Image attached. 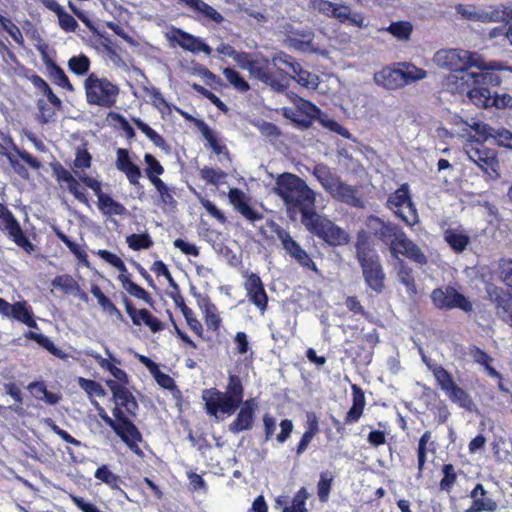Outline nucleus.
Returning <instances> with one entry per match:
<instances>
[{
  "label": "nucleus",
  "instance_id": "f257e3e1",
  "mask_svg": "<svg viewBox=\"0 0 512 512\" xmlns=\"http://www.w3.org/2000/svg\"><path fill=\"white\" fill-rule=\"evenodd\" d=\"M272 191L282 199L288 210L299 209L303 224L316 213V192L299 176L292 173L279 175Z\"/></svg>",
  "mask_w": 512,
  "mask_h": 512
},
{
  "label": "nucleus",
  "instance_id": "f03ea898",
  "mask_svg": "<svg viewBox=\"0 0 512 512\" xmlns=\"http://www.w3.org/2000/svg\"><path fill=\"white\" fill-rule=\"evenodd\" d=\"M433 62L441 69H447L452 72L462 68H477L481 71H501L512 72V66H504L499 61L486 62L484 58L476 52L464 49H442L435 53Z\"/></svg>",
  "mask_w": 512,
  "mask_h": 512
},
{
  "label": "nucleus",
  "instance_id": "7ed1b4c3",
  "mask_svg": "<svg viewBox=\"0 0 512 512\" xmlns=\"http://www.w3.org/2000/svg\"><path fill=\"white\" fill-rule=\"evenodd\" d=\"M243 386L238 376L230 375L226 392L217 389H206L202 399L210 415L217 417V413L232 415L243 401Z\"/></svg>",
  "mask_w": 512,
  "mask_h": 512
},
{
  "label": "nucleus",
  "instance_id": "20e7f679",
  "mask_svg": "<svg viewBox=\"0 0 512 512\" xmlns=\"http://www.w3.org/2000/svg\"><path fill=\"white\" fill-rule=\"evenodd\" d=\"M355 246L356 256L361 265L366 284L375 292H382L385 274L380 264L379 256L370 247L364 232L358 234Z\"/></svg>",
  "mask_w": 512,
  "mask_h": 512
},
{
  "label": "nucleus",
  "instance_id": "39448f33",
  "mask_svg": "<svg viewBox=\"0 0 512 512\" xmlns=\"http://www.w3.org/2000/svg\"><path fill=\"white\" fill-rule=\"evenodd\" d=\"M308 231L323 239L331 246H343L350 242V235L343 228L335 225L326 216L312 214L303 224Z\"/></svg>",
  "mask_w": 512,
  "mask_h": 512
},
{
  "label": "nucleus",
  "instance_id": "423d86ee",
  "mask_svg": "<svg viewBox=\"0 0 512 512\" xmlns=\"http://www.w3.org/2000/svg\"><path fill=\"white\" fill-rule=\"evenodd\" d=\"M87 102L92 105L109 108L116 102L119 88L107 80L90 74L84 83Z\"/></svg>",
  "mask_w": 512,
  "mask_h": 512
},
{
  "label": "nucleus",
  "instance_id": "0eeeda50",
  "mask_svg": "<svg viewBox=\"0 0 512 512\" xmlns=\"http://www.w3.org/2000/svg\"><path fill=\"white\" fill-rule=\"evenodd\" d=\"M388 207L407 225L413 226L418 222V214L411 201L409 186L401 185L387 200Z\"/></svg>",
  "mask_w": 512,
  "mask_h": 512
},
{
  "label": "nucleus",
  "instance_id": "6e6552de",
  "mask_svg": "<svg viewBox=\"0 0 512 512\" xmlns=\"http://www.w3.org/2000/svg\"><path fill=\"white\" fill-rule=\"evenodd\" d=\"M487 76L480 72L462 68L446 76L444 87L452 94L464 95L475 85L485 84Z\"/></svg>",
  "mask_w": 512,
  "mask_h": 512
},
{
  "label": "nucleus",
  "instance_id": "1a4fd4ad",
  "mask_svg": "<svg viewBox=\"0 0 512 512\" xmlns=\"http://www.w3.org/2000/svg\"><path fill=\"white\" fill-rule=\"evenodd\" d=\"M464 151L469 160L483 172L489 175L496 172L498 161L494 150L485 147L480 141L473 138L464 145Z\"/></svg>",
  "mask_w": 512,
  "mask_h": 512
},
{
  "label": "nucleus",
  "instance_id": "9d476101",
  "mask_svg": "<svg viewBox=\"0 0 512 512\" xmlns=\"http://www.w3.org/2000/svg\"><path fill=\"white\" fill-rule=\"evenodd\" d=\"M431 299L433 304L440 309L459 308L465 312H470L473 309L471 302L451 286H447L445 289H434Z\"/></svg>",
  "mask_w": 512,
  "mask_h": 512
},
{
  "label": "nucleus",
  "instance_id": "9b49d317",
  "mask_svg": "<svg viewBox=\"0 0 512 512\" xmlns=\"http://www.w3.org/2000/svg\"><path fill=\"white\" fill-rule=\"evenodd\" d=\"M277 237L282 243L283 249L304 268L318 272L316 264L308 253L290 236L284 229L277 230Z\"/></svg>",
  "mask_w": 512,
  "mask_h": 512
},
{
  "label": "nucleus",
  "instance_id": "f8f14e48",
  "mask_svg": "<svg viewBox=\"0 0 512 512\" xmlns=\"http://www.w3.org/2000/svg\"><path fill=\"white\" fill-rule=\"evenodd\" d=\"M486 292L490 301L496 305L497 315L512 326V297L494 284H488Z\"/></svg>",
  "mask_w": 512,
  "mask_h": 512
},
{
  "label": "nucleus",
  "instance_id": "ddd939ff",
  "mask_svg": "<svg viewBox=\"0 0 512 512\" xmlns=\"http://www.w3.org/2000/svg\"><path fill=\"white\" fill-rule=\"evenodd\" d=\"M249 75L270 86L277 92H283L286 89V85L274 78L269 70V61L265 58L255 59L249 71Z\"/></svg>",
  "mask_w": 512,
  "mask_h": 512
},
{
  "label": "nucleus",
  "instance_id": "4468645a",
  "mask_svg": "<svg viewBox=\"0 0 512 512\" xmlns=\"http://www.w3.org/2000/svg\"><path fill=\"white\" fill-rule=\"evenodd\" d=\"M106 384L112 392L115 407L120 408L122 406L128 414L135 415L138 404L131 392L123 384L114 380H107Z\"/></svg>",
  "mask_w": 512,
  "mask_h": 512
},
{
  "label": "nucleus",
  "instance_id": "2eb2a0df",
  "mask_svg": "<svg viewBox=\"0 0 512 512\" xmlns=\"http://www.w3.org/2000/svg\"><path fill=\"white\" fill-rule=\"evenodd\" d=\"M245 289L249 300L261 311L264 312L267 308L268 297L264 289V285L260 277L251 273L247 275L245 281Z\"/></svg>",
  "mask_w": 512,
  "mask_h": 512
},
{
  "label": "nucleus",
  "instance_id": "dca6fc26",
  "mask_svg": "<svg viewBox=\"0 0 512 512\" xmlns=\"http://www.w3.org/2000/svg\"><path fill=\"white\" fill-rule=\"evenodd\" d=\"M0 228L6 231L15 244L26 252L30 253L34 250L33 244L26 238L19 223L11 212L5 213L4 220L0 224Z\"/></svg>",
  "mask_w": 512,
  "mask_h": 512
},
{
  "label": "nucleus",
  "instance_id": "f3484780",
  "mask_svg": "<svg viewBox=\"0 0 512 512\" xmlns=\"http://www.w3.org/2000/svg\"><path fill=\"white\" fill-rule=\"evenodd\" d=\"M0 228L6 231L15 244L26 252L30 253L34 250L33 244L26 238L19 223L11 212L5 213L4 220L0 224Z\"/></svg>",
  "mask_w": 512,
  "mask_h": 512
},
{
  "label": "nucleus",
  "instance_id": "a211bd4d",
  "mask_svg": "<svg viewBox=\"0 0 512 512\" xmlns=\"http://www.w3.org/2000/svg\"><path fill=\"white\" fill-rule=\"evenodd\" d=\"M0 228L6 231L15 244L26 252L30 253L34 250L33 244L26 238L19 223L11 212L5 213L4 220L0 224Z\"/></svg>",
  "mask_w": 512,
  "mask_h": 512
},
{
  "label": "nucleus",
  "instance_id": "6ab92c4d",
  "mask_svg": "<svg viewBox=\"0 0 512 512\" xmlns=\"http://www.w3.org/2000/svg\"><path fill=\"white\" fill-rule=\"evenodd\" d=\"M0 228L6 231L15 244L26 252L30 253L34 250L33 244L26 238L19 223L11 212L5 213L4 220L0 224Z\"/></svg>",
  "mask_w": 512,
  "mask_h": 512
},
{
  "label": "nucleus",
  "instance_id": "aec40b11",
  "mask_svg": "<svg viewBox=\"0 0 512 512\" xmlns=\"http://www.w3.org/2000/svg\"><path fill=\"white\" fill-rule=\"evenodd\" d=\"M257 406L258 405L255 399H249L243 402L236 419L229 425V430L236 434L241 431L251 429L254 421V413L257 409Z\"/></svg>",
  "mask_w": 512,
  "mask_h": 512
},
{
  "label": "nucleus",
  "instance_id": "412c9836",
  "mask_svg": "<svg viewBox=\"0 0 512 512\" xmlns=\"http://www.w3.org/2000/svg\"><path fill=\"white\" fill-rule=\"evenodd\" d=\"M333 199L345 203L352 207H362L363 202L358 195V190L356 187L351 186L341 180L333 186V188L328 193Z\"/></svg>",
  "mask_w": 512,
  "mask_h": 512
},
{
  "label": "nucleus",
  "instance_id": "4be33fe9",
  "mask_svg": "<svg viewBox=\"0 0 512 512\" xmlns=\"http://www.w3.org/2000/svg\"><path fill=\"white\" fill-rule=\"evenodd\" d=\"M170 39L175 41L184 50L192 53L203 52L210 55L212 52V49L202 42L200 38L194 37L180 29L174 30Z\"/></svg>",
  "mask_w": 512,
  "mask_h": 512
},
{
  "label": "nucleus",
  "instance_id": "5701e85b",
  "mask_svg": "<svg viewBox=\"0 0 512 512\" xmlns=\"http://www.w3.org/2000/svg\"><path fill=\"white\" fill-rule=\"evenodd\" d=\"M113 415L117 419V424L113 430L119 437L127 443L140 439L139 431L135 425L124 416V412L120 408L115 407L113 409Z\"/></svg>",
  "mask_w": 512,
  "mask_h": 512
},
{
  "label": "nucleus",
  "instance_id": "b1692460",
  "mask_svg": "<svg viewBox=\"0 0 512 512\" xmlns=\"http://www.w3.org/2000/svg\"><path fill=\"white\" fill-rule=\"evenodd\" d=\"M479 22H508L512 20V8L498 5L490 7H479Z\"/></svg>",
  "mask_w": 512,
  "mask_h": 512
},
{
  "label": "nucleus",
  "instance_id": "393cba45",
  "mask_svg": "<svg viewBox=\"0 0 512 512\" xmlns=\"http://www.w3.org/2000/svg\"><path fill=\"white\" fill-rule=\"evenodd\" d=\"M116 167L118 170L126 174L129 182L132 185L139 184L141 171L138 166L131 162L129 158V153L126 149L119 148L117 150Z\"/></svg>",
  "mask_w": 512,
  "mask_h": 512
},
{
  "label": "nucleus",
  "instance_id": "a878e982",
  "mask_svg": "<svg viewBox=\"0 0 512 512\" xmlns=\"http://www.w3.org/2000/svg\"><path fill=\"white\" fill-rule=\"evenodd\" d=\"M396 248H398V250L395 251V257H397L398 254H402L417 264L424 265L427 263V258L421 249L414 242L408 239L405 233L399 240Z\"/></svg>",
  "mask_w": 512,
  "mask_h": 512
},
{
  "label": "nucleus",
  "instance_id": "bb28decb",
  "mask_svg": "<svg viewBox=\"0 0 512 512\" xmlns=\"http://www.w3.org/2000/svg\"><path fill=\"white\" fill-rule=\"evenodd\" d=\"M126 311L135 325L145 324L153 332L161 329L160 321L152 316L146 309H135L130 302L126 301Z\"/></svg>",
  "mask_w": 512,
  "mask_h": 512
},
{
  "label": "nucleus",
  "instance_id": "cd10ccee",
  "mask_svg": "<svg viewBox=\"0 0 512 512\" xmlns=\"http://www.w3.org/2000/svg\"><path fill=\"white\" fill-rule=\"evenodd\" d=\"M231 204L248 220L254 222L261 218L245 201V193L237 188H232L228 193Z\"/></svg>",
  "mask_w": 512,
  "mask_h": 512
},
{
  "label": "nucleus",
  "instance_id": "c85d7f7f",
  "mask_svg": "<svg viewBox=\"0 0 512 512\" xmlns=\"http://www.w3.org/2000/svg\"><path fill=\"white\" fill-rule=\"evenodd\" d=\"M374 81L387 89L402 87L398 65L396 67H385L374 74Z\"/></svg>",
  "mask_w": 512,
  "mask_h": 512
},
{
  "label": "nucleus",
  "instance_id": "c756f323",
  "mask_svg": "<svg viewBox=\"0 0 512 512\" xmlns=\"http://www.w3.org/2000/svg\"><path fill=\"white\" fill-rule=\"evenodd\" d=\"M486 491L482 484H477L471 492L473 499L472 506L468 509V512H481V511H495L497 504L490 498L485 497Z\"/></svg>",
  "mask_w": 512,
  "mask_h": 512
},
{
  "label": "nucleus",
  "instance_id": "7c9ffc66",
  "mask_svg": "<svg viewBox=\"0 0 512 512\" xmlns=\"http://www.w3.org/2000/svg\"><path fill=\"white\" fill-rule=\"evenodd\" d=\"M403 234L404 232L398 226L392 223H385L375 236L382 240L385 244L389 245L391 254L395 255V251L398 250L396 245L398 244Z\"/></svg>",
  "mask_w": 512,
  "mask_h": 512
},
{
  "label": "nucleus",
  "instance_id": "2f4dec72",
  "mask_svg": "<svg viewBox=\"0 0 512 512\" xmlns=\"http://www.w3.org/2000/svg\"><path fill=\"white\" fill-rule=\"evenodd\" d=\"M312 174L319 181L322 188L329 193L340 177L335 174L327 165L317 164L313 168Z\"/></svg>",
  "mask_w": 512,
  "mask_h": 512
},
{
  "label": "nucleus",
  "instance_id": "473e14b6",
  "mask_svg": "<svg viewBox=\"0 0 512 512\" xmlns=\"http://www.w3.org/2000/svg\"><path fill=\"white\" fill-rule=\"evenodd\" d=\"M333 10L334 11L332 17L337 19L341 23L349 21L351 25L360 28L366 26V24L364 23V17L359 13H352L350 7L347 5L336 3L335 8Z\"/></svg>",
  "mask_w": 512,
  "mask_h": 512
},
{
  "label": "nucleus",
  "instance_id": "72a5a7b5",
  "mask_svg": "<svg viewBox=\"0 0 512 512\" xmlns=\"http://www.w3.org/2000/svg\"><path fill=\"white\" fill-rule=\"evenodd\" d=\"M287 96L295 105L297 111L305 116V118H301L302 120H310L311 123L317 116H320V109L310 101H307L294 93H288Z\"/></svg>",
  "mask_w": 512,
  "mask_h": 512
},
{
  "label": "nucleus",
  "instance_id": "f704fd0d",
  "mask_svg": "<svg viewBox=\"0 0 512 512\" xmlns=\"http://www.w3.org/2000/svg\"><path fill=\"white\" fill-rule=\"evenodd\" d=\"M469 100L479 108H490L492 107V98L491 92L488 88L475 85L473 86L467 94Z\"/></svg>",
  "mask_w": 512,
  "mask_h": 512
},
{
  "label": "nucleus",
  "instance_id": "c9c22d12",
  "mask_svg": "<svg viewBox=\"0 0 512 512\" xmlns=\"http://www.w3.org/2000/svg\"><path fill=\"white\" fill-rule=\"evenodd\" d=\"M399 72L401 77L402 87L412 82L422 80L427 77V72L423 69L417 68L410 63H399Z\"/></svg>",
  "mask_w": 512,
  "mask_h": 512
},
{
  "label": "nucleus",
  "instance_id": "e433bc0d",
  "mask_svg": "<svg viewBox=\"0 0 512 512\" xmlns=\"http://www.w3.org/2000/svg\"><path fill=\"white\" fill-rule=\"evenodd\" d=\"M295 67V71L293 73H289V76L296 80L302 87L316 90L320 83L319 76L304 70L300 65Z\"/></svg>",
  "mask_w": 512,
  "mask_h": 512
},
{
  "label": "nucleus",
  "instance_id": "4c0bfd02",
  "mask_svg": "<svg viewBox=\"0 0 512 512\" xmlns=\"http://www.w3.org/2000/svg\"><path fill=\"white\" fill-rule=\"evenodd\" d=\"M444 239L457 253L464 251L470 241L468 235L456 229L446 230L444 233Z\"/></svg>",
  "mask_w": 512,
  "mask_h": 512
},
{
  "label": "nucleus",
  "instance_id": "58836bf2",
  "mask_svg": "<svg viewBox=\"0 0 512 512\" xmlns=\"http://www.w3.org/2000/svg\"><path fill=\"white\" fill-rule=\"evenodd\" d=\"M98 208L105 215H125L127 209L119 202L115 201L107 194H103L98 198Z\"/></svg>",
  "mask_w": 512,
  "mask_h": 512
},
{
  "label": "nucleus",
  "instance_id": "ea45409f",
  "mask_svg": "<svg viewBox=\"0 0 512 512\" xmlns=\"http://www.w3.org/2000/svg\"><path fill=\"white\" fill-rule=\"evenodd\" d=\"M197 127L215 154L219 155L224 153L225 155H228L226 147L218 142V139L215 136L214 132L205 122L199 121L197 123Z\"/></svg>",
  "mask_w": 512,
  "mask_h": 512
},
{
  "label": "nucleus",
  "instance_id": "a19ab883",
  "mask_svg": "<svg viewBox=\"0 0 512 512\" xmlns=\"http://www.w3.org/2000/svg\"><path fill=\"white\" fill-rule=\"evenodd\" d=\"M449 399L460 407L472 411L474 403L472 398L457 384L446 394Z\"/></svg>",
  "mask_w": 512,
  "mask_h": 512
},
{
  "label": "nucleus",
  "instance_id": "79ce46f5",
  "mask_svg": "<svg viewBox=\"0 0 512 512\" xmlns=\"http://www.w3.org/2000/svg\"><path fill=\"white\" fill-rule=\"evenodd\" d=\"M9 316L26 324L29 327L36 326L31 311L26 307V303L17 302L12 304V309L9 311Z\"/></svg>",
  "mask_w": 512,
  "mask_h": 512
},
{
  "label": "nucleus",
  "instance_id": "37998d69",
  "mask_svg": "<svg viewBox=\"0 0 512 512\" xmlns=\"http://www.w3.org/2000/svg\"><path fill=\"white\" fill-rule=\"evenodd\" d=\"M41 52L45 62L50 64V75L53 78L54 82L63 88L73 90V87L70 84L69 79L64 73L63 69L55 63H52L49 59H47V55L44 50H42Z\"/></svg>",
  "mask_w": 512,
  "mask_h": 512
},
{
  "label": "nucleus",
  "instance_id": "c03bdc74",
  "mask_svg": "<svg viewBox=\"0 0 512 512\" xmlns=\"http://www.w3.org/2000/svg\"><path fill=\"white\" fill-rule=\"evenodd\" d=\"M91 293L98 300L101 308L109 313L110 315H116L118 318H122L121 312L116 308V306L103 294L101 289L97 285H92Z\"/></svg>",
  "mask_w": 512,
  "mask_h": 512
},
{
  "label": "nucleus",
  "instance_id": "a18cd8bd",
  "mask_svg": "<svg viewBox=\"0 0 512 512\" xmlns=\"http://www.w3.org/2000/svg\"><path fill=\"white\" fill-rule=\"evenodd\" d=\"M223 75L226 80L238 91L247 92L250 89L248 82L232 68L223 69Z\"/></svg>",
  "mask_w": 512,
  "mask_h": 512
},
{
  "label": "nucleus",
  "instance_id": "49530a36",
  "mask_svg": "<svg viewBox=\"0 0 512 512\" xmlns=\"http://www.w3.org/2000/svg\"><path fill=\"white\" fill-rule=\"evenodd\" d=\"M398 280L406 286L407 291L410 293H416L415 280L412 275V269L404 264L403 261L399 262L398 267Z\"/></svg>",
  "mask_w": 512,
  "mask_h": 512
},
{
  "label": "nucleus",
  "instance_id": "de8ad7c7",
  "mask_svg": "<svg viewBox=\"0 0 512 512\" xmlns=\"http://www.w3.org/2000/svg\"><path fill=\"white\" fill-rule=\"evenodd\" d=\"M433 374L438 385L446 394L456 385L452 376L441 366L435 367Z\"/></svg>",
  "mask_w": 512,
  "mask_h": 512
},
{
  "label": "nucleus",
  "instance_id": "09e8293b",
  "mask_svg": "<svg viewBox=\"0 0 512 512\" xmlns=\"http://www.w3.org/2000/svg\"><path fill=\"white\" fill-rule=\"evenodd\" d=\"M433 374L438 385L446 394L456 385L452 376L441 366L435 367Z\"/></svg>",
  "mask_w": 512,
  "mask_h": 512
},
{
  "label": "nucleus",
  "instance_id": "8fccbe9b",
  "mask_svg": "<svg viewBox=\"0 0 512 512\" xmlns=\"http://www.w3.org/2000/svg\"><path fill=\"white\" fill-rule=\"evenodd\" d=\"M433 374L438 385L446 394L456 385L452 376L441 366L435 367Z\"/></svg>",
  "mask_w": 512,
  "mask_h": 512
},
{
  "label": "nucleus",
  "instance_id": "3c124183",
  "mask_svg": "<svg viewBox=\"0 0 512 512\" xmlns=\"http://www.w3.org/2000/svg\"><path fill=\"white\" fill-rule=\"evenodd\" d=\"M272 65L280 72L283 71V67L289 68V71L287 72L289 75V73H293L295 71V66H299V63L295 62L291 56L280 52L273 56Z\"/></svg>",
  "mask_w": 512,
  "mask_h": 512
},
{
  "label": "nucleus",
  "instance_id": "603ef678",
  "mask_svg": "<svg viewBox=\"0 0 512 512\" xmlns=\"http://www.w3.org/2000/svg\"><path fill=\"white\" fill-rule=\"evenodd\" d=\"M126 242L129 248L133 250L148 249L153 245V241L148 233L132 234L127 237Z\"/></svg>",
  "mask_w": 512,
  "mask_h": 512
},
{
  "label": "nucleus",
  "instance_id": "864d4df0",
  "mask_svg": "<svg viewBox=\"0 0 512 512\" xmlns=\"http://www.w3.org/2000/svg\"><path fill=\"white\" fill-rule=\"evenodd\" d=\"M333 479L334 475L330 471H324L320 474V479L317 485L320 501L325 502L328 499Z\"/></svg>",
  "mask_w": 512,
  "mask_h": 512
},
{
  "label": "nucleus",
  "instance_id": "5fc2aeb1",
  "mask_svg": "<svg viewBox=\"0 0 512 512\" xmlns=\"http://www.w3.org/2000/svg\"><path fill=\"white\" fill-rule=\"evenodd\" d=\"M95 478L106 483L112 489L121 490L118 486V483L120 482L119 476L111 472L106 465H103L96 470Z\"/></svg>",
  "mask_w": 512,
  "mask_h": 512
},
{
  "label": "nucleus",
  "instance_id": "6e6d98bb",
  "mask_svg": "<svg viewBox=\"0 0 512 512\" xmlns=\"http://www.w3.org/2000/svg\"><path fill=\"white\" fill-rule=\"evenodd\" d=\"M28 337L35 340L40 346L47 349L54 356H57L59 358L65 357V354L62 352V350L56 348L51 339L48 338L47 336L39 333L30 332L28 334Z\"/></svg>",
  "mask_w": 512,
  "mask_h": 512
},
{
  "label": "nucleus",
  "instance_id": "4d7b16f0",
  "mask_svg": "<svg viewBox=\"0 0 512 512\" xmlns=\"http://www.w3.org/2000/svg\"><path fill=\"white\" fill-rule=\"evenodd\" d=\"M78 385L88 394L89 397L96 395L98 397H104L106 395L103 387L94 380H89L83 377L77 379Z\"/></svg>",
  "mask_w": 512,
  "mask_h": 512
},
{
  "label": "nucleus",
  "instance_id": "13d9d810",
  "mask_svg": "<svg viewBox=\"0 0 512 512\" xmlns=\"http://www.w3.org/2000/svg\"><path fill=\"white\" fill-rule=\"evenodd\" d=\"M69 69L78 75H84L88 72L90 61L85 55L74 56L68 61Z\"/></svg>",
  "mask_w": 512,
  "mask_h": 512
},
{
  "label": "nucleus",
  "instance_id": "bf43d9fd",
  "mask_svg": "<svg viewBox=\"0 0 512 512\" xmlns=\"http://www.w3.org/2000/svg\"><path fill=\"white\" fill-rule=\"evenodd\" d=\"M0 137L7 143L11 144L16 154L25 161L30 167L33 169H39L41 167L40 161H38L36 158H34L32 155H30L28 152L24 150H20L16 147V145L13 143L12 139L8 136H5L3 133H0Z\"/></svg>",
  "mask_w": 512,
  "mask_h": 512
},
{
  "label": "nucleus",
  "instance_id": "052dcab7",
  "mask_svg": "<svg viewBox=\"0 0 512 512\" xmlns=\"http://www.w3.org/2000/svg\"><path fill=\"white\" fill-rule=\"evenodd\" d=\"M193 10L202 13L204 16L210 18L216 23H221L223 21V16L202 0H197Z\"/></svg>",
  "mask_w": 512,
  "mask_h": 512
},
{
  "label": "nucleus",
  "instance_id": "680f3d73",
  "mask_svg": "<svg viewBox=\"0 0 512 512\" xmlns=\"http://www.w3.org/2000/svg\"><path fill=\"white\" fill-rule=\"evenodd\" d=\"M52 285L66 293H73L75 290H78L76 281L69 275L57 276L52 281Z\"/></svg>",
  "mask_w": 512,
  "mask_h": 512
},
{
  "label": "nucleus",
  "instance_id": "e2e57ef3",
  "mask_svg": "<svg viewBox=\"0 0 512 512\" xmlns=\"http://www.w3.org/2000/svg\"><path fill=\"white\" fill-rule=\"evenodd\" d=\"M120 280L123 283L124 288L134 297L147 300L149 295L148 293L139 285L129 280L127 277L121 275Z\"/></svg>",
  "mask_w": 512,
  "mask_h": 512
},
{
  "label": "nucleus",
  "instance_id": "0e129e2a",
  "mask_svg": "<svg viewBox=\"0 0 512 512\" xmlns=\"http://www.w3.org/2000/svg\"><path fill=\"white\" fill-rule=\"evenodd\" d=\"M387 30L398 39H408L412 26L408 22H397L392 23Z\"/></svg>",
  "mask_w": 512,
  "mask_h": 512
},
{
  "label": "nucleus",
  "instance_id": "69168bd1",
  "mask_svg": "<svg viewBox=\"0 0 512 512\" xmlns=\"http://www.w3.org/2000/svg\"><path fill=\"white\" fill-rule=\"evenodd\" d=\"M456 13L463 19L479 22V7L473 5L458 4L455 6Z\"/></svg>",
  "mask_w": 512,
  "mask_h": 512
},
{
  "label": "nucleus",
  "instance_id": "338daca9",
  "mask_svg": "<svg viewBox=\"0 0 512 512\" xmlns=\"http://www.w3.org/2000/svg\"><path fill=\"white\" fill-rule=\"evenodd\" d=\"M145 162L147 164L146 174L149 180L152 182L153 178H158L157 175L163 173L164 169L157 159L151 154L145 155Z\"/></svg>",
  "mask_w": 512,
  "mask_h": 512
},
{
  "label": "nucleus",
  "instance_id": "774afa93",
  "mask_svg": "<svg viewBox=\"0 0 512 512\" xmlns=\"http://www.w3.org/2000/svg\"><path fill=\"white\" fill-rule=\"evenodd\" d=\"M200 174L205 181L213 185L219 184V182L226 176L223 171L209 167H204L201 169Z\"/></svg>",
  "mask_w": 512,
  "mask_h": 512
}]
</instances>
